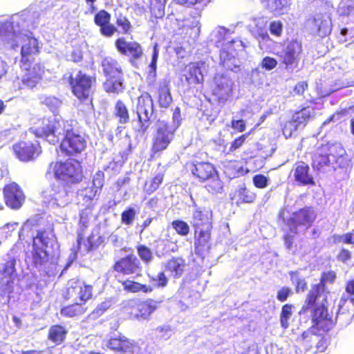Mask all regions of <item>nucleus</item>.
Returning <instances> with one entry per match:
<instances>
[{
  "label": "nucleus",
  "instance_id": "obj_15",
  "mask_svg": "<svg viewBox=\"0 0 354 354\" xmlns=\"http://www.w3.org/2000/svg\"><path fill=\"white\" fill-rule=\"evenodd\" d=\"M93 292L92 285L80 279H73L69 282L68 286L63 293L62 298L64 301L78 299V302H84V305L86 306V302L93 298Z\"/></svg>",
  "mask_w": 354,
  "mask_h": 354
},
{
  "label": "nucleus",
  "instance_id": "obj_42",
  "mask_svg": "<svg viewBox=\"0 0 354 354\" xmlns=\"http://www.w3.org/2000/svg\"><path fill=\"white\" fill-rule=\"evenodd\" d=\"M290 281L295 286L296 293H300L306 291L308 288V283L306 279L301 277L297 271H290L289 272Z\"/></svg>",
  "mask_w": 354,
  "mask_h": 354
},
{
  "label": "nucleus",
  "instance_id": "obj_38",
  "mask_svg": "<svg viewBox=\"0 0 354 354\" xmlns=\"http://www.w3.org/2000/svg\"><path fill=\"white\" fill-rule=\"evenodd\" d=\"M68 185L64 184H53L50 186V197L57 204L59 202H66L68 196L69 191Z\"/></svg>",
  "mask_w": 354,
  "mask_h": 354
},
{
  "label": "nucleus",
  "instance_id": "obj_41",
  "mask_svg": "<svg viewBox=\"0 0 354 354\" xmlns=\"http://www.w3.org/2000/svg\"><path fill=\"white\" fill-rule=\"evenodd\" d=\"M115 24L124 35H129L132 32L133 26L128 17L122 12L115 14Z\"/></svg>",
  "mask_w": 354,
  "mask_h": 354
},
{
  "label": "nucleus",
  "instance_id": "obj_59",
  "mask_svg": "<svg viewBox=\"0 0 354 354\" xmlns=\"http://www.w3.org/2000/svg\"><path fill=\"white\" fill-rule=\"evenodd\" d=\"M352 258V254L351 251L346 248L340 249L339 253L337 255V259L344 263H348Z\"/></svg>",
  "mask_w": 354,
  "mask_h": 354
},
{
  "label": "nucleus",
  "instance_id": "obj_28",
  "mask_svg": "<svg viewBox=\"0 0 354 354\" xmlns=\"http://www.w3.org/2000/svg\"><path fill=\"white\" fill-rule=\"evenodd\" d=\"M332 147L333 145L329 143L322 145L319 147L313 156L312 165L314 168L319 170L329 165V156L331 155Z\"/></svg>",
  "mask_w": 354,
  "mask_h": 354
},
{
  "label": "nucleus",
  "instance_id": "obj_23",
  "mask_svg": "<svg viewBox=\"0 0 354 354\" xmlns=\"http://www.w3.org/2000/svg\"><path fill=\"white\" fill-rule=\"evenodd\" d=\"M117 51L129 57L131 62L140 59L143 55L141 45L136 41H127L124 37L117 38L114 41Z\"/></svg>",
  "mask_w": 354,
  "mask_h": 354
},
{
  "label": "nucleus",
  "instance_id": "obj_18",
  "mask_svg": "<svg viewBox=\"0 0 354 354\" xmlns=\"http://www.w3.org/2000/svg\"><path fill=\"white\" fill-rule=\"evenodd\" d=\"M176 129L165 122H159L153 138L151 152L155 155L167 149L174 139Z\"/></svg>",
  "mask_w": 354,
  "mask_h": 354
},
{
  "label": "nucleus",
  "instance_id": "obj_6",
  "mask_svg": "<svg viewBox=\"0 0 354 354\" xmlns=\"http://www.w3.org/2000/svg\"><path fill=\"white\" fill-rule=\"evenodd\" d=\"M48 172L53 173L55 179L68 185L80 184L84 178L82 162L76 159L51 162Z\"/></svg>",
  "mask_w": 354,
  "mask_h": 354
},
{
  "label": "nucleus",
  "instance_id": "obj_34",
  "mask_svg": "<svg viewBox=\"0 0 354 354\" xmlns=\"http://www.w3.org/2000/svg\"><path fill=\"white\" fill-rule=\"evenodd\" d=\"M185 266V260L181 257H173L165 265V270L174 278H179L183 275Z\"/></svg>",
  "mask_w": 354,
  "mask_h": 354
},
{
  "label": "nucleus",
  "instance_id": "obj_58",
  "mask_svg": "<svg viewBox=\"0 0 354 354\" xmlns=\"http://www.w3.org/2000/svg\"><path fill=\"white\" fill-rule=\"evenodd\" d=\"M277 66V61L271 57H265L261 62V66L266 70H272Z\"/></svg>",
  "mask_w": 354,
  "mask_h": 354
},
{
  "label": "nucleus",
  "instance_id": "obj_51",
  "mask_svg": "<svg viewBox=\"0 0 354 354\" xmlns=\"http://www.w3.org/2000/svg\"><path fill=\"white\" fill-rule=\"evenodd\" d=\"M104 184V173L98 170L94 174L92 178V187L100 192H101Z\"/></svg>",
  "mask_w": 354,
  "mask_h": 354
},
{
  "label": "nucleus",
  "instance_id": "obj_4",
  "mask_svg": "<svg viewBox=\"0 0 354 354\" xmlns=\"http://www.w3.org/2000/svg\"><path fill=\"white\" fill-rule=\"evenodd\" d=\"M192 225L194 232V249L197 254H203L211 248L212 230L211 213L205 209L198 208L192 216Z\"/></svg>",
  "mask_w": 354,
  "mask_h": 354
},
{
  "label": "nucleus",
  "instance_id": "obj_9",
  "mask_svg": "<svg viewBox=\"0 0 354 354\" xmlns=\"http://www.w3.org/2000/svg\"><path fill=\"white\" fill-rule=\"evenodd\" d=\"M68 82L73 95L80 101L84 102L91 99V89L96 83V77L80 70L75 76L71 74Z\"/></svg>",
  "mask_w": 354,
  "mask_h": 354
},
{
  "label": "nucleus",
  "instance_id": "obj_63",
  "mask_svg": "<svg viewBox=\"0 0 354 354\" xmlns=\"http://www.w3.org/2000/svg\"><path fill=\"white\" fill-rule=\"evenodd\" d=\"M231 127L238 132H243L246 129L245 122L242 120H232Z\"/></svg>",
  "mask_w": 354,
  "mask_h": 354
},
{
  "label": "nucleus",
  "instance_id": "obj_7",
  "mask_svg": "<svg viewBox=\"0 0 354 354\" xmlns=\"http://www.w3.org/2000/svg\"><path fill=\"white\" fill-rule=\"evenodd\" d=\"M105 80L102 84L104 90L108 93L119 94L125 88L124 71L119 62L110 57H105L101 62Z\"/></svg>",
  "mask_w": 354,
  "mask_h": 354
},
{
  "label": "nucleus",
  "instance_id": "obj_61",
  "mask_svg": "<svg viewBox=\"0 0 354 354\" xmlns=\"http://www.w3.org/2000/svg\"><path fill=\"white\" fill-rule=\"evenodd\" d=\"M163 245L167 247V252H176L178 249L177 241H173L171 238L168 235L167 238L162 239Z\"/></svg>",
  "mask_w": 354,
  "mask_h": 354
},
{
  "label": "nucleus",
  "instance_id": "obj_50",
  "mask_svg": "<svg viewBox=\"0 0 354 354\" xmlns=\"http://www.w3.org/2000/svg\"><path fill=\"white\" fill-rule=\"evenodd\" d=\"M136 212L134 208L129 207L121 213L122 223L130 226L133 224Z\"/></svg>",
  "mask_w": 354,
  "mask_h": 354
},
{
  "label": "nucleus",
  "instance_id": "obj_60",
  "mask_svg": "<svg viewBox=\"0 0 354 354\" xmlns=\"http://www.w3.org/2000/svg\"><path fill=\"white\" fill-rule=\"evenodd\" d=\"M308 84L307 81H300L297 82L294 86L293 91L295 95H303L304 92L308 89Z\"/></svg>",
  "mask_w": 354,
  "mask_h": 354
},
{
  "label": "nucleus",
  "instance_id": "obj_17",
  "mask_svg": "<svg viewBox=\"0 0 354 354\" xmlns=\"http://www.w3.org/2000/svg\"><path fill=\"white\" fill-rule=\"evenodd\" d=\"M112 269L118 275L140 277L142 275V266L140 259L131 253L116 260Z\"/></svg>",
  "mask_w": 354,
  "mask_h": 354
},
{
  "label": "nucleus",
  "instance_id": "obj_3",
  "mask_svg": "<svg viewBox=\"0 0 354 354\" xmlns=\"http://www.w3.org/2000/svg\"><path fill=\"white\" fill-rule=\"evenodd\" d=\"M187 171L198 183H206L205 188L212 194L223 190V183L216 166L209 161L192 160L187 163Z\"/></svg>",
  "mask_w": 354,
  "mask_h": 354
},
{
  "label": "nucleus",
  "instance_id": "obj_30",
  "mask_svg": "<svg viewBox=\"0 0 354 354\" xmlns=\"http://www.w3.org/2000/svg\"><path fill=\"white\" fill-rule=\"evenodd\" d=\"M172 102L169 82L163 80L157 88V103L160 108L167 109Z\"/></svg>",
  "mask_w": 354,
  "mask_h": 354
},
{
  "label": "nucleus",
  "instance_id": "obj_14",
  "mask_svg": "<svg viewBox=\"0 0 354 354\" xmlns=\"http://www.w3.org/2000/svg\"><path fill=\"white\" fill-rule=\"evenodd\" d=\"M317 214L312 206H304L291 214L288 218L286 225L290 232L294 234L298 233L300 226L309 228L317 218Z\"/></svg>",
  "mask_w": 354,
  "mask_h": 354
},
{
  "label": "nucleus",
  "instance_id": "obj_56",
  "mask_svg": "<svg viewBox=\"0 0 354 354\" xmlns=\"http://www.w3.org/2000/svg\"><path fill=\"white\" fill-rule=\"evenodd\" d=\"M335 241L342 242L344 244L354 245V230L350 232L337 236Z\"/></svg>",
  "mask_w": 354,
  "mask_h": 354
},
{
  "label": "nucleus",
  "instance_id": "obj_13",
  "mask_svg": "<svg viewBox=\"0 0 354 354\" xmlns=\"http://www.w3.org/2000/svg\"><path fill=\"white\" fill-rule=\"evenodd\" d=\"M205 62H191L186 64L181 71L180 82L183 86H185L187 90L196 88L198 86L203 85L204 82V75L203 68H204Z\"/></svg>",
  "mask_w": 354,
  "mask_h": 354
},
{
  "label": "nucleus",
  "instance_id": "obj_12",
  "mask_svg": "<svg viewBox=\"0 0 354 354\" xmlns=\"http://www.w3.org/2000/svg\"><path fill=\"white\" fill-rule=\"evenodd\" d=\"M12 151L15 158L23 162L34 161L42 153L39 142L29 138L19 140L13 144Z\"/></svg>",
  "mask_w": 354,
  "mask_h": 354
},
{
  "label": "nucleus",
  "instance_id": "obj_53",
  "mask_svg": "<svg viewBox=\"0 0 354 354\" xmlns=\"http://www.w3.org/2000/svg\"><path fill=\"white\" fill-rule=\"evenodd\" d=\"M254 185L258 189L266 188L268 185V178L263 174H256L252 178Z\"/></svg>",
  "mask_w": 354,
  "mask_h": 354
},
{
  "label": "nucleus",
  "instance_id": "obj_26",
  "mask_svg": "<svg viewBox=\"0 0 354 354\" xmlns=\"http://www.w3.org/2000/svg\"><path fill=\"white\" fill-rule=\"evenodd\" d=\"M295 181L302 186H314L315 182L308 163L304 161H297L292 169Z\"/></svg>",
  "mask_w": 354,
  "mask_h": 354
},
{
  "label": "nucleus",
  "instance_id": "obj_33",
  "mask_svg": "<svg viewBox=\"0 0 354 354\" xmlns=\"http://www.w3.org/2000/svg\"><path fill=\"white\" fill-rule=\"evenodd\" d=\"M166 172V169L164 166L161 165V163H159L158 165V171L153 175V176L146 181L144 185V189L145 192L150 195L156 192L162 183L165 175Z\"/></svg>",
  "mask_w": 354,
  "mask_h": 354
},
{
  "label": "nucleus",
  "instance_id": "obj_43",
  "mask_svg": "<svg viewBox=\"0 0 354 354\" xmlns=\"http://www.w3.org/2000/svg\"><path fill=\"white\" fill-rule=\"evenodd\" d=\"M306 25L315 33L320 35L326 32L325 24L319 15L310 17L306 20Z\"/></svg>",
  "mask_w": 354,
  "mask_h": 354
},
{
  "label": "nucleus",
  "instance_id": "obj_48",
  "mask_svg": "<svg viewBox=\"0 0 354 354\" xmlns=\"http://www.w3.org/2000/svg\"><path fill=\"white\" fill-rule=\"evenodd\" d=\"M149 281L156 288H165L168 283V278L163 271L159 272L156 276L150 277Z\"/></svg>",
  "mask_w": 354,
  "mask_h": 354
},
{
  "label": "nucleus",
  "instance_id": "obj_10",
  "mask_svg": "<svg viewBox=\"0 0 354 354\" xmlns=\"http://www.w3.org/2000/svg\"><path fill=\"white\" fill-rule=\"evenodd\" d=\"M281 50L275 55L286 68H295L298 66L303 53V46L300 41L292 39H286L280 43Z\"/></svg>",
  "mask_w": 354,
  "mask_h": 354
},
{
  "label": "nucleus",
  "instance_id": "obj_49",
  "mask_svg": "<svg viewBox=\"0 0 354 354\" xmlns=\"http://www.w3.org/2000/svg\"><path fill=\"white\" fill-rule=\"evenodd\" d=\"M171 226L176 232L182 236H185L189 233V226L184 221L176 219L171 222Z\"/></svg>",
  "mask_w": 354,
  "mask_h": 354
},
{
  "label": "nucleus",
  "instance_id": "obj_20",
  "mask_svg": "<svg viewBox=\"0 0 354 354\" xmlns=\"http://www.w3.org/2000/svg\"><path fill=\"white\" fill-rule=\"evenodd\" d=\"M138 120L140 123L138 131L144 134L149 128L148 123L153 112V102L151 95L147 92L142 93L138 98L137 103Z\"/></svg>",
  "mask_w": 354,
  "mask_h": 354
},
{
  "label": "nucleus",
  "instance_id": "obj_19",
  "mask_svg": "<svg viewBox=\"0 0 354 354\" xmlns=\"http://www.w3.org/2000/svg\"><path fill=\"white\" fill-rule=\"evenodd\" d=\"M19 66L24 72L20 78V89H32L41 82L45 71L44 66L41 63Z\"/></svg>",
  "mask_w": 354,
  "mask_h": 354
},
{
  "label": "nucleus",
  "instance_id": "obj_46",
  "mask_svg": "<svg viewBox=\"0 0 354 354\" xmlns=\"http://www.w3.org/2000/svg\"><path fill=\"white\" fill-rule=\"evenodd\" d=\"M136 250L140 259L147 265H148L153 259L152 251L147 246L140 244L136 246Z\"/></svg>",
  "mask_w": 354,
  "mask_h": 354
},
{
  "label": "nucleus",
  "instance_id": "obj_32",
  "mask_svg": "<svg viewBox=\"0 0 354 354\" xmlns=\"http://www.w3.org/2000/svg\"><path fill=\"white\" fill-rule=\"evenodd\" d=\"M88 310V307L84 302H73L64 305L60 308V315L66 318H77L84 315Z\"/></svg>",
  "mask_w": 354,
  "mask_h": 354
},
{
  "label": "nucleus",
  "instance_id": "obj_21",
  "mask_svg": "<svg viewBox=\"0 0 354 354\" xmlns=\"http://www.w3.org/2000/svg\"><path fill=\"white\" fill-rule=\"evenodd\" d=\"M2 192L5 204L11 209H19L25 203V193L16 182L6 184Z\"/></svg>",
  "mask_w": 354,
  "mask_h": 354
},
{
  "label": "nucleus",
  "instance_id": "obj_35",
  "mask_svg": "<svg viewBox=\"0 0 354 354\" xmlns=\"http://www.w3.org/2000/svg\"><path fill=\"white\" fill-rule=\"evenodd\" d=\"M257 195L254 192L246 188L245 185L239 186L233 194L232 200L234 201L237 205L243 203H252L256 200Z\"/></svg>",
  "mask_w": 354,
  "mask_h": 354
},
{
  "label": "nucleus",
  "instance_id": "obj_47",
  "mask_svg": "<svg viewBox=\"0 0 354 354\" xmlns=\"http://www.w3.org/2000/svg\"><path fill=\"white\" fill-rule=\"evenodd\" d=\"M261 2L266 5L268 9L271 12H276L277 15L281 14V12L286 6L284 0H261Z\"/></svg>",
  "mask_w": 354,
  "mask_h": 354
},
{
  "label": "nucleus",
  "instance_id": "obj_57",
  "mask_svg": "<svg viewBox=\"0 0 354 354\" xmlns=\"http://www.w3.org/2000/svg\"><path fill=\"white\" fill-rule=\"evenodd\" d=\"M84 192L85 193L83 194V199L86 202H91L100 193L92 186L91 187L86 188Z\"/></svg>",
  "mask_w": 354,
  "mask_h": 354
},
{
  "label": "nucleus",
  "instance_id": "obj_25",
  "mask_svg": "<svg viewBox=\"0 0 354 354\" xmlns=\"http://www.w3.org/2000/svg\"><path fill=\"white\" fill-rule=\"evenodd\" d=\"M107 347L121 354H137L139 351L137 344L124 336L110 338L107 343Z\"/></svg>",
  "mask_w": 354,
  "mask_h": 354
},
{
  "label": "nucleus",
  "instance_id": "obj_55",
  "mask_svg": "<svg viewBox=\"0 0 354 354\" xmlns=\"http://www.w3.org/2000/svg\"><path fill=\"white\" fill-rule=\"evenodd\" d=\"M292 295V291L288 286L281 287L277 292V299L280 302L286 301Z\"/></svg>",
  "mask_w": 354,
  "mask_h": 354
},
{
  "label": "nucleus",
  "instance_id": "obj_52",
  "mask_svg": "<svg viewBox=\"0 0 354 354\" xmlns=\"http://www.w3.org/2000/svg\"><path fill=\"white\" fill-rule=\"evenodd\" d=\"M249 134H250L249 133H244V134H242V135L238 136L235 139H234L232 141V142L230 143L229 151L234 152L237 149L242 147L243 146L244 143L245 142L246 139L248 137Z\"/></svg>",
  "mask_w": 354,
  "mask_h": 354
},
{
  "label": "nucleus",
  "instance_id": "obj_31",
  "mask_svg": "<svg viewBox=\"0 0 354 354\" xmlns=\"http://www.w3.org/2000/svg\"><path fill=\"white\" fill-rule=\"evenodd\" d=\"M68 329L60 324H56L49 327L47 339L55 346L64 344L66 339Z\"/></svg>",
  "mask_w": 354,
  "mask_h": 354
},
{
  "label": "nucleus",
  "instance_id": "obj_24",
  "mask_svg": "<svg viewBox=\"0 0 354 354\" xmlns=\"http://www.w3.org/2000/svg\"><path fill=\"white\" fill-rule=\"evenodd\" d=\"M16 259L10 257L0 268V286L6 292H10L17 277Z\"/></svg>",
  "mask_w": 354,
  "mask_h": 354
},
{
  "label": "nucleus",
  "instance_id": "obj_29",
  "mask_svg": "<svg viewBox=\"0 0 354 354\" xmlns=\"http://www.w3.org/2000/svg\"><path fill=\"white\" fill-rule=\"evenodd\" d=\"M302 344L306 348H315L317 352H323L327 347L326 339L315 333L304 331L301 334Z\"/></svg>",
  "mask_w": 354,
  "mask_h": 354
},
{
  "label": "nucleus",
  "instance_id": "obj_36",
  "mask_svg": "<svg viewBox=\"0 0 354 354\" xmlns=\"http://www.w3.org/2000/svg\"><path fill=\"white\" fill-rule=\"evenodd\" d=\"M113 115L118 124H125L130 121V113L126 104L121 100H118L114 105Z\"/></svg>",
  "mask_w": 354,
  "mask_h": 354
},
{
  "label": "nucleus",
  "instance_id": "obj_62",
  "mask_svg": "<svg viewBox=\"0 0 354 354\" xmlns=\"http://www.w3.org/2000/svg\"><path fill=\"white\" fill-rule=\"evenodd\" d=\"M167 0H150V9L158 8V14L162 15Z\"/></svg>",
  "mask_w": 354,
  "mask_h": 354
},
{
  "label": "nucleus",
  "instance_id": "obj_8",
  "mask_svg": "<svg viewBox=\"0 0 354 354\" xmlns=\"http://www.w3.org/2000/svg\"><path fill=\"white\" fill-rule=\"evenodd\" d=\"M230 34V30L224 27H221L217 32L216 46L221 47L219 53L220 64L226 70L233 71L239 67L236 62L238 51L242 47V42L236 39H232L225 44L223 41L225 39V36Z\"/></svg>",
  "mask_w": 354,
  "mask_h": 354
},
{
  "label": "nucleus",
  "instance_id": "obj_27",
  "mask_svg": "<svg viewBox=\"0 0 354 354\" xmlns=\"http://www.w3.org/2000/svg\"><path fill=\"white\" fill-rule=\"evenodd\" d=\"M111 14L106 10H100L94 16V23L100 28V34L106 37H111L118 32L117 28L111 24Z\"/></svg>",
  "mask_w": 354,
  "mask_h": 354
},
{
  "label": "nucleus",
  "instance_id": "obj_2",
  "mask_svg": "<svg viewBox=\"0 0 354 354\" xmlns=\"http://www.w3.org/2000/svg\"><path fill=\"white\" fill-rule=\"evenodd\" d=\"M56 236L53 227L38 230L32 238L31 263L36 268L47 263L55 253Z\"/></svg>",
  "mask_w": 354,
  "mask_h": 354
},
{
  "label": "nucleus",
  "instance_id": "obj_39",
  "mask_svg": "<svg viewBox=\"0 0 354 354\" xmlns=\"http://www.w3.org/2000/svg\"><path fill=\"white\" fill-rule=\"evenodd\" d=\"M345 291L347 294V297L342 296L340 298L338 315H342L345 313L344 306L350 301L354 304V279H350L346 282Z\"/></svg>",
  "mask_w": 354,
  "mask_h": 354
},
{
  "label": "nucleus",
  "instance_id": "obj_16",
  "mask_svg": "<svg viewBox=\"0 0 354 354\" xmlns=\"http://www.w3.org/2000/svg\"><path fill=\"white\" fill-rule=\"evenodd\" d=\"M63 123L56 120H42L39 125L34 129L35 135L48 142L50 145H56L60 141L62 135Z\"/></svg>",
  "mask_w": 354,
  "mask_h": 354
},
{
  "label": "nucleus",
  "instance_id": "obj_44",
  "mask_svg": "<svg viewBox=\"0 0 354 354\" xmlns=\"http://www.w3.org/2000/svg\"><path fill=\"white\" fill-rule=\"evenodd\" d=\"M293 305L291 304H286L282 306L281 311L280 313V324L283 329H286L289 326V319L292 315Z\"/></svg>",
  "mask_w": 354,
  "mask_h": 354
},
{
  "label": "nucleus",
  "instance_id": "obj_45",
  "mask_svg": "<svg viewBox=\"0 0 354 354\" xmlns=\"http://www.w3.org/2000/svg\"><path fill=\"white\" fill-rule=\"evenodd\" d=\"M113 305V301L111 298H106L103 301L99 304L91 312V315L95 317H99L106 311L110 309Z\"/></svg>",
  "mask_w": 354,
  "mask_h": 354
},
{
  "label": "nucleus",
  "instance_id": "obj_37",
  "mask_svg": "<svg viewBox=\"0 0 354 354\" xmlns=\"http://www.w3.org/2000/svg\"><path fill=\"white\" fill-rule=\"evenodd\" d=\"M123 289L127 292L136 293L142 292L144 293L151 292L153 288L148 285L140 283L132 280L119 281Z\"/></svg>",
  "mask_w": 354,
  "mask_h": 354
},
{
  "label": "nucleus",
  "instance_id": "obj_22",
  "mask_svg": "<svg viewBox=\"0 0 354 354\" xmlns=\"http://www.w3.org/2000/svg\"><path fill=\"white\" fill-rule=\"evenodd\" d=\"M21 42L19 65L28 66V64H35V56L40 53L37 39L34 37L24 35L22 37Z\"/></svg>",
  "mask_w": 354,
  "mask_h": 354
},
{
  "label": "nucleus",
  "instance_id": "obj_64",
  "mask_svg": "<svg viewBox=\"0 0 354 354\" xmlns=\"http://www.w3.org/2000/svg\"><path fill=\"white\" fill-rule=\"evenodd\" d=\"M212 0H176L178 4L185 6H194L197 3H200L202 2L209 3Z\"/></svg>",
  "mask_w": 354,
  "mask_h": 354
},
{
  "label": "nucleus",
  "instance_id": "obj_5",
  "mask_svg": "<svg viewBox=\"0 0 354 354\" xmlns=\"http://www.w3.org/2000/svg\"><path fill=\"white\" fill-rule=\"evenodd\" d=\"M64 137L59 142L60 151L66 156L81 153L86 148L85 134L80 131L78 122L75 120L63 122Z\"/></svg>",
  "mask_w": 354,
  "mask_h": 354
},
{
  "label": "nucleus",
  "instance_id": "obj_54",
  "mask_svg": "<svg viewBox=\"0 0 354 354\" xmlns=\"http://www.w3.org/2000/svg\"><path fill=\"white\" fill-rule=\"evenodd\" d=\"M269 30L272 35L279 37L283 32V24L281 21H273L269 25Z\"/></svg>",
  "mask_w": 354,
  "mask_h": 354
},
{
  "label": "nucleus",
  "instance_id": "obj_40",
  "mask_svg": "<svg viewBox=\"0 0 354 354\" xmlns=\"http://www.w3.org/2000/svg\"><path fill=\"white\" fill-rule=\"evenodd\" d=\"M311 117V112L307 107H302L300 110L296 111L292 116L290 122H292L295 127L300 125L305 126Z\"/></svg>",
  "mask_w": 354,
  "mask_h": 354
},
{
  "label": "nucleus",
  "instance_id": "obj_11",
  "mask_svg": "<svg viewBox=\"0 0 354 354\" xmlns=\"http://www.w3.org/2000/svg\"><path fill=\"white\" fill-rule=\"evenodd\" d=\"M160 301L152 298L132 299L126 306L129 319L137 321H149L158 308Z\"/></svg>",
  "mask_w": 354,
  "mask_h": 354
},
{
  "label": "nucleus",
  "instance_id": "obj_1",
  "mask_svg": "<svg viewBox=\"0 0 354 354\" xmlns=\"http://www.w3.org/2000/svg\"><path fill=\"white\" fill-rule=\"evenodd\" d=\"M336 278L333 270L322 272L319 283L311 285L299 311L300 315L310 313L311 328L316 331L326 333L333 328V322L326 304L329 292L326 284H333Z\"/></svg>",
  "mask_w": 354,
  "mask_h": 354
}]
</instances>
